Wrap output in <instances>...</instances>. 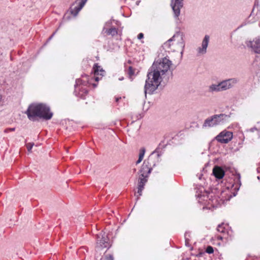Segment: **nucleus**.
I'll use <instances>...</instances> for the list:
<instances>
[{"label":"nucleus","instance_id":"f257e3e1","mask_svg":"<svg viewBox=\"0 0 260 260\" xmlns=\"http://www.w3.org/2000/svg\"><path fill=\"white\" fill-rule=\"evenodd\" d=\"M172 65V61L167 57L155 61L147 73L145 85V94H152L161 83L166 79Z\"/></svg>","mask_w":260,"mask_h":260},{"label":"nucleus","instance_id":"f03ea898","mask_svg":"<svg viewBox=\"0 0 260 260\" xmlns=\"http://www.w3.org/2000/svg\"><path fill=\"white\" fill-rule=\"evenodd\" d=\"M28 118L31 120H35L36 117H39L45 120L50 119L53 115L50 108L47 105L43 104H33L30 105L26 112Z\"/></svg>","mask_w":260,"mask_h":260},{"label":"nucleus","instance_id":"7ed1b4c3","mask_svg":"<svg viewBox=\"0 0 260 260\" xmlns=\"http://www.w3.org/2000/svg\"><path fill=\"white\" fill-rule=\"evenodd\" d=\"M164 46L173 51H180L181 54H182L185 47L183 34L180 32H176L164 43Z\"/></svg>","mask_w":260,"mask_h":260},{"label":"nucleus","instance_id":"20e7f679","mask_svg":"<svg viewBox=\"0 0 260 260\" xmlns=\"http://www.w3.org/2000/svg\"><path fill=\"white\" fill-rule=\"evenodd\" d=\"M229 117L224 114L214 115L206 119L203 124L204 127H213L223 124L229 120Z\"/></svg>","mask_w":260,"mask_h":260},{"label":"nucleus","instance_id":"39448f33","mask_svg":"<svg viewBox=\"0 0 260 260\" xmlns=\"http://www.w3.org/2000/svg\"><path fill=\"white\" fill-rule=\"evenodd\" d=\"M86 0H77L70 7L68 13L73 16H76L86 3Z\"/></svg>","mask_w":260,"mask_h":260},{"label":"nucleus","instance_id":"423d86ee","mask_svg":"<svg viewBox=\"0 0 260 260\" xmlns=\"http://www.w3.org/2000/svg\"><path fill=\"white\" fill-rule=\"evenodd\" d=\"M239 82L237 78H230L219 83L221 91L226 90L233 87Z\"/></svg>","mask_w":260,"mask_h":260},{"label":"nucleus","instance_id":"0eeeda50","mask_svg":"<svg viewBox=\"0 0 260 260\" xmlns=\"http://www.w3.org/2000/svg\"><path fill=\"white\" fill-rule=\"evenodd\" d=\"M233 138V133L229 131H222L216 137L215 139L221 143H228Z\"/></svg>","mask_w":260,"mask_h":260},{"label":"nucleus","instance_id":"6e6552de","mask_svg":"<svg viewBox=\"0 0 260 260\" xmlns=\"http://www.w3.org/2000/svg\"><path fill=\"white\" fill-rule=\"evenodd\" d=\"M109 246L108 239L105 233H100L97 235L96 248L99 249L103 248H107Z\"/></svg>","mask_w":260,"mask_h":260},{"label":"nucleus","instance_id":"1a4fd4ad","mask_svg":"<svg viewBox=\"0 0 260 260\" xmlns=\"http://www.w3.org/2000/svg\"><path fill=\"white\" fill-rule=\"evenodd\" d=\"M246 44L247 46L251 48L254 52L260 53V38H255L252 41H247Z\"/></svg>","mask_w":260,"mask_h":260},{"label":"nucleus","instance_id":"9d476101","mask_svg":"<svg viewBox=\"0 0 260 260\" xmlns=\"http://www.w3.org/2000/svg\"><path fill=\"white\" fill-rule=\"evenodd\" d=\"M209 40L210 37L208 35H206L202 41L201 46L199 47L197 50L199 55H204L207 52Z\"/></svg>","mask_w":260,"mask_h":260},{"label":"nucleus","instance_id":"9b49d317","mask_svg":"<svg viewBox=\"0 0 260 260\" xmlns=\"http://www.w3.org/2000/svg\"><path fill=\"white\" fill-rule=\"evenodd\" d=\"M183 0H171V6L175 16L180 15V10L183 7Z\"/></svg>","mask_w":260,"mask_h":260},{"label":"nucleus","instance_id":"f8f14e48","mask_svg":"<svg viewBox=\"0 0 260 260\" xmlns=\"http://www.w3.org/2000/svg\"><path fill=\"white\" fill-rule=\"evenodd\" d=\"M151 169L148 166V162H146L145 161L144 162L141 169V176L142 177H147L148 175L151 172Z\"/></svg>","mask_w":260,"mask_h":260},{"label":"nucleus","instance_id":"ddd939ff","mask_svg":"<svg viewBox=\"0 0 260 260\" xmlns=\"http://www.w3.org/2000/svg\"><path fill=\"white\" fill-rule=\"evenodd\" d=\"M213 173L215 177L218 179H221L224 175V172L219 167H215L213 170Z\"/></svg>","mask_w":260,"mask_h":260},{"label":"nucleus","instance_id":"4468645a","mask_svg":"<svg viewBox=\"0 0 260 260\" xmlns=\"http://www.w3.org/2000/svg\"><path fill=\"white\" fill-rule=\"evenodd\" d=\"M94 72L95 75H100L103 76L105 74V71L101 68V67L98 66L97 64H94L93 68Z\"/></svg>","mask_w":260,"mask_h":260},{"label":"nucleus","instance_id":"2eb2a0df","mask_svg":"<svg viewBox=\"0 0 260 260\" xmlns=\"http://www.w3.org/2000/svg\"><path fill=\"white\" fill-rule=\"evenodd\" d=\"M209 91L210 92H219L221 91L219 83L218 84H213L209 86Z\"/></svg>","mask_w":260,"mask_h":260},{"label":"nucleus","instance_id":"dca6fc26","mask_svg":"<svg viewBox=\"0 0 260 260\" xmlns=\"http://www.w3.org/2000/svg\"><path fill=\"white\" fill-rule=\"evenodd\" d=\"M103 31L108 35H111L112 36H115L117 34V30L115 27H111L110 29H103Z\"/></svg>","mask_w":260,"mask_h":260},{"label":"nucleus","instance_id":"f3484780","mask_svg":"<svg viewBox=\"0 0 260 260\" xmlns=\"http://www.w3.org/2000/svg\"><path fill=\"white\" fill-rule=\"evenodd\" d=\"M145 153V149L144 148H141V149L140 150L139 155V158H138V160L136 162V164H138L142 161V159H143Z\"/></svg>","mask_w":260,"mask_h":260},{"label":"nucleus","instance_id":"a211bd4d","mask_svg":"<svg viewBox=\"0 0 260 260\" xmlns=\"http://www.w3.org/2000/svg\"><path fill=\"white\" fill-rule=\"evenodd\" d=\"M147 177H142L141 176V177H140L139 178V185H143V186H144L145 183L147 182Z\"/></svg>","mask_w":260,"mask_h":260},{"label":"nucleus","instance_id":"6ab92c4d","mask_svg":"<svg viewBox=\"0 0 260 260\" xmlns=\"http://www.w3.org/2000/svg\"><path fill=\"white\" fill-rule=\"evenodd\" d=\"M135 71L132 67H129L128 70V74L130 78L134 75Z\"/></svg>","mask_w":260,"mask_h":260},{"label":"nucleus","instance_id":"aec40b11","mask_svg":"<svg viewBox=\"0 0 260 260\" xmlns=\"http://www.w3.org/2000/svg\"><path fill=\"white\" fill-rule=\"evenodd\" d=\"M144 188V186L143 185H139L138 184V193L139 194V196H140L142 194V191Z\"/></svg>","mask_w":260,"mask_h":260},{"label":"nucleus","instance_id":"412c9836","mask_svg":"<svg viewBox=\"0 0 260 260\" xmlns=\"http://www.w3.org/2000/svg\"><path fill=\"white\" fill-rule=\"evenodd\" d=\"M34 145V143H28L26 144V147H27V151L29 152H31V150L33 147V146Z\"/></svg>","mask_w":260,"mask_h":260},{"label":"nucleus","instance_id":"4be33fe9","mask_svg":"<svg viewBox=\"0 0 260 260\" xmlns=\"http://www.w3.org/2000/svg\"><path fill=\"white\" fill-rule=\"evenodd\" d=\"M206 251L209 254L212 253L214 252L213 248L212 246H209L207 247Z\"/></svg>","mask_w":260,"mask_h":260},{"label":"nucleus","instance_id":"5701e85b","mask_svg":"<svg viewBox=\"0 0 260 260\" xmlns=\"http://www.w3.org/2000/svg\"><path fill=\"white\" fill-rule=\"evenodd\" d=\"M101 260H113V258L112 255H106L105 257L102 258Z\"/></svg>","mask_w":260,"mask_h":260},{"label":"nucleus","instance_id":"b1692460","mask_svg":"<svg viewBox=\"0 0 260 260\" xmlns=\"http://www.w3.org/2000/svg\"><path fill=\"white\" fill-rule=\"evenodd\" d=\"M217 230L219 232H224V228L222 227V225L221 224H220L218 226Z\"/></svg>","mask_w":260,"mask_h":260},{"label":"nucleus","instance_id":"393cba45","mask_svg":"<svg viewBox=\"0 0 260 260\" xmlns=\"http://www.w3.org/2000/svg\"><path fill=\"white\" fill-rule=\"evenodd\" d=\"M143 37L144 35L143 33H140L138 36V39L139 40L142 39V38H143Z\"/></svg>","mask_w":260,"mask_h":260},{"label":"nucleus","instance_id":"a878e982","mask_svg":"<svg viewBox=\"0 0 260 260\" xmlns=\"http://www.w3.org/2000/svg\"><path fill=\"white\" fill-rule=\"evenodd\" d=\"M15 130V128H9V129H7L6 130L7 132H9V131H14Z\"/></svg>","mask_w":260,"mask_h":260},{"label":"nucleus","instance_id":"bb28decb","mask_svg":"<svg viewBox=\"0 0 260 260\" xmlns=\"http://www.w3.org/2000/svg\"><path fill=\"white\" fill-rule=\"evenodd\" d=\"M257 130L256 128L255 127H253V128H252L250 129V131H251V132H253L254 131H256Z\"/></svg>","mask_w":260,"mask_h":260},{"label":"nucleus","instance_id":"cd10ccee","mask_svg":"<svg viewBox=\"0 0 260 260\" xmlns=\"http://www.w3.org/2000/svg\"><path fill=\"white\" fill-rule=\"evenodd\" d=\"M99 79H100V78H99V77H95V80L96 81H98L99 80Z\"/></svg>","mask_w":260,"mask_h":260},{"label":"nucleus","instance_id":"c85d7f7f","mask_svg":"<svg viewBox=\"0 0 260 260\" xmlns=\"http://www.w3.org/2000/svg\"><path fill=\"white\" fill-rule=\"evenodd\" d=\"M120 99V98H116V102H118Z\"/></svg>","mask_w":260,"mask_h":260},{"label":"nucleus","instance_id":"c756f323","mask_svg":"<svg viewBox=\"0 0 260 260\" xmlns=\"http://www.w3.org/2000/svg\"><path fill=\"white\" fill-rule=\"evenodd\" d=\"M119 79L120 80H123V78H119Z\"/></svg>","mask_w":260,"mask_h":260},{"label":"nucleus","instance_id":"7c9ffc66","mask_svg":"<svg viewBox=\"0 0 260 260\" xmlns=\"http://www.w3.org/2000/svg\"><path fill=\"white\" fill-rule=\"evenodd\" d=\"M93 85L94 86V87H96V85L95 84H93Z\"/></svg>","mask_w":260,"mask_h":260},{"label":"nucleus","instance_id":"2f4dec72","mask_svg":"<svg viewBox=\"0 0 260 260\" xmlns=\"http://www.w3.org/2000/svg\"><path fill=\"white\" fill-rule=\"evenodd\" d=\"M139 2H137V5H138Z\"/></svg>","mask_w":260,"mask_h":260}]
</instances>
